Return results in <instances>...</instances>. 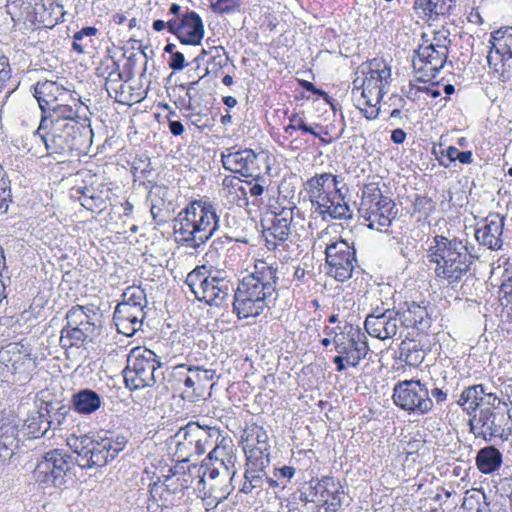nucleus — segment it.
I'll list each match as a JSON object with an SVG mask.
<instances>
[{
	"label": "nucleus",
	"instance_id": "obj_25",
	"mask_svg": "<svg viewBox=\"0 0 512 512\" xmlns=\"http://www.w3.org/2000/svg\"><path fill=\"white\" fill-rule=\"evenodd\" d=\"M341 181L337 175L332 173H321L316 174L309 178L304 186L308 194L321 193L325 195H337L341 201L345 200V195L342 191L343 187H340Z\"/></svg>",
	"mask_w": 512,
	"mask_h": 512
},
{
	"label": "nucleus",
	"instance_id": "obj_32",
	"mask_svg": "<svg viewBox=\"0 0 512 512\" xmlns=\"http://www.w3.org/2000/svg\"><path fill=\"white\" fill-rule=\"evenodd\" d=\"M476 466L483 474H492L503 463L502 453L493 445L481 448L475 457Z\"/></svg>",
	"mask_w": 512,
	"mask_h": 512
},
{
	"label": "nucleus",
	"instance_id": "obj_31",
	"mask_svg": "<svg viewBox=\"0 0 512 512\" xmlns=\"http://www.w3.org/2000/svg\"><path fill=\"white\" fill-rule=\"evenodd\" d=\"M191 430L195 432V422H190L181 427L175 434V438L178 439L175 450L178 461L187 462L192 456L196 455V444L194 439L190 438Z\"/></svg>",
	"mask_w": 512,
	"mask_h": 512
},
{
	"label": "nucleus",
	"instance_id": "obj_47",
	"mask_svg": "<svg viewBox=\"0 0 512 512\" xmlns=\"http://www.w3.org/2000/svg\"><path fill=\"white\" fill-rule=\"evenodd\" d=\"M170 472H172V475L166 476L163 483H160V485H163L168 495L183 494L184 490L189 487L188 479L185 475H183V478L178 477L173 479V477L176 476V472L172 469Z\"/></svg>",
	"mask_w": 512,
	"mask_h": 512
},
{
	"label": "nucleus",
	"instance_id": "obj_51",
	"mask_svg": "<svg viewBox=\"0 0 512 512\" xmlns=\"http://www.w3.org/2000/svg\"><path fill=\"white\" fill-rule=\"evenodd\" d=\"M416 3H419L424 11L436 15L450 14L455 7V4H445L444 0H417Z\"/></svg>",
	"mask_w": 512,
	"mask_h": 512
},
{
	"label": "nucleus",
	"instance_id": "obj_52",
	"mask_svg": "<svg viewBox=\"0 0 512 512\" xmlns=\"http://www.w3.org/2000/svg\"><path fill=\"white\" fill-rule=\"evenodd\" d=\"M113 319L117 327V331L128 337L134 336L137 331L141 330L143 325L142 322L134 324V321H130V319L120 315L114 314Z\"/></svg>",
	"mask_w": 512,
	"mask_h": 512
},
{
	"label": "nucleus",
	"instance_id": "obj_30",
	"mask_svg": "<svg viewBox=\"0 0 512 512\" xmlns=\"http://www.w3.org/2000/svg\"><path fill=\"white\" fill-rule=\"evenodd\" d=\"M405 305V310H397L401 324L405 327H416L418 329L428 326V312L425 305L416 302L408 303Z\"/></svg>",
	"mask_w": 512,
	"mask_h": 512
},
{
	"label": "nucleus",
	"instance_id": "obj_62",
	"mask_svg": "<svg viewBox=\"0 0 512 512\" xmlns=\"http://www.w3.org/2000/svg\"><path fill=\"white\" fill-rule=\"evenodd\" d=\"M231 490V486L227 483L221 487L216 484H212L209 488L208 498H212L213 500L210 501L208 504H212V502L215 501V505H217L218 503L227 498Z\"/></svg>",
	"mask_w": 512,
	"mask_h": 512
},
{
	"label": "nucleus",
	"instance_id": "obj_27",
	"mask_svg": "<svg viewBox=\"0 0 512 512\" xmlns=\"http://www.w3.org/2000/svg\"><path fill=\"white\" fill-rule=\"evenodd\" d=\"M70 403L73 410L83 416H90L104 406L103 397L90 388H82L74 392Z\"/></svg>",
	"mask_w": 512,
	"mask_h": 512
},
{
	"label": "nucleus",
	"instance_id": "obj_57",
	"mask_svg": "<svg viewBox=\"0 0 512 512\" xmlns=\"http://www.w3.org/2000/svg\"><path fill=\"white\" fill-rule=\"evenodd\" d=\"M328 477L329 476H324L319 480L312 479L308 483V490L312 494L311 495L312 503H316L317 505H319L320 502L323 501V497H324L323 495H324V490H325L324 487L326 486Z\"/></svg>",
	"mask_w": 512,
	"mask_h": 512
},
{
	"label": "nucleus",
	"instance_id": "obj_26",
	"mask_svg": "<svg viewBox=\"0 0 512 512\" xmlns=\"http://www.w3.org/2000/svg\"><path fill=\"white\" fill-rule=\"evenodd\" d=\"M96 75L105 78V88L110 96L123 90L124 80L119 63L112 56H105L96 67Z\"/></svg>",
	"mask_w": 512,
	"mask_h": 512
},
{
	"label": "nucleus",
	"instance_id": "obj_21",
	"mask_svg": "<svg viewBox=\"0 0 512 512\" xmlns=\"http://www.w3.org/2000/svg\"><path fill=\"white\" fill-rule=\"evenodd\" d=\"M34 97L42 115H47L58 102H66L71 98V93L57 82L46 80L34 85Z\"/></svg>",
	"mask_w": 512,
	"mask_h": 512
},
{
	"label": "nucleus",
	"instance_id": "obj_5",
	"mask_svg": "<svg viewBox=\"0 0 512 512\" xmlns=\"http://www.w3.org/2000/svg\"><path fill=\"white\" fill-rule=\"evenodd\" d=\"M92 133L88 123L81 126L71 122L60 124L41 119L34 136L45 145L49 156L62 162L72 156L74 151H83Z\"/></svg>",
	"mask_w": 512,
	"mask_h": 512
},
{
	"label": "nucleus",
	"instance_id": "obj_8",
	"mask_svg": "<svg viewBox=\"0 0 512 512\" xmlns=\"http://www.w3.org/2000/svg\"><path fill=\"white\" fill-rule=\"evenodd\" d=\"M366 75L361 80L362 91L357 99V108L368 120L378 117L380 107L377 106L388 91L391 80V69L382 59L374 58L369 62Z\"/></svg>",
	"mask_w": 512,
	"mask_h": 512
},
{
	"label": "nucleus",
	"instance_id": "obj_60",
	"mask_svg": "<svg viewBox=\"0 0 512 512\" xmlns=\"http://www.w3.org/2000/svg\"><path fill=\"white\" fill-rule=\"evenodd\" d=\"M309 200L311 202V206L313 208V212L318 214V216L321 214L322 210L327 208L329 203H331L333 197L335 195H325L321 193H315V194H308Z\"/></svg>",
	"mask_w": 512,
	"mask_h": 512
},
{
	"label": "nucleus",
	"instance_id": "obj_43",
	"mask_svg": "<svg viewBox=\"0 0 512 512\" xmlns=\"http://www.w3.org/2000/svg\"><path fill=\"white\" fill-rule=\"evenodd\" d=\"M230 57L223 46H210V59L205 69V75H218L221 69L228 65Z\"/></svg>",
	"mask_w": 512,
	"mask_h": 512
},
{
	"label": "nucleus",
	"instance_id": "obj_45",
	"mask_svg": "<svg viewBox=\"0 0 512 512\" xmlns=\"http://www.w3.org/2000/svg\"><path fill=\"white\" fill-rule=\"evenodd\" d=\"M270 462H264L261 466L252 463L251 461H246V471L244 478L249 480L250 483L257 487L259 490L262 489L265 483L266 472L265 469L269 467Z\"/></svg>",
	"mask_w": 512,
	"mask_h": 512
},
{
	"label": "nucleus",
	"instance_id": "obj_46",
	"mask_svg": "<svg viewBox=\"0 0 512 512\" xmlns=\"http://www.w3.org/2000/svg\"><path fill=\"white\" fill-rule=\"evenodd\" d=\"M145 308L139 305L129 306L127 303H119L115 308L114 314L126 317L130 321H134V324L143 323L146 317Z\"/></svg>",
	"mask_w": 512,
	"mask_h": 512
},
{
	"label": "nucleus",
	"instance_id": "obj_64",
	"mask_svg": "<svg viewBox=\"0 0 512 512\" xmlns=\"http://www.w3.org/2000/svg\"><path fill=\"white\" fill-rule=\"evenodd\" d=\"M404 360L405 362L413 367L419 366L424 358H425V352L423 350H407L404 351Z\"/></svg>",
	"mask_w": 512,
	"mask_h": 512
},
{
	"label": "nucleus",
	"instance_id": "obj_1",
	"mask_svg": "<svg viewBox=\"0 0 512 512\" xmlns=\"http://www.w3.org/2000/svg\"><path fill=\"white\" fill-rule=\"evenodd\" d=\"M278 263L267 259L255 261L253 271L239 282L234 292L233 312L239 319L258 317L278 298Z\"/></svg>",
	"mask_w": 512,
	"mask_h": 512
},
{
	"label": "nucleus",
	"instance_id": "obj_58",
	"mask_svg": "<svg viewBox=\"0 0 512 512\" xmlns=\"http://www.w3.org/2000/svg\"><path fill=\"white\" fill-rule=\"evenodd\" d=\"M242 0H217L211 4V9L216 14H229L239 10Z\"/></svg>",
	"mask_w": 512,
	"mask_h": 512
},
{
	"label": "nucleus",
	"instance_id": "obj_20",
	"mask_svg": "<svg viewBox=\"0 0 512 512\" xmlns=\"http://www.w3.org/2000/svg\"><path fill=\"white\" fill-rule=\"evenodd\" d=\"M234 292L231 281L226 277L220 276L219 271H215L211 273L208 281H206L200 301L205 302L209 306L223 307Z\"/></svg>",
	"mask_w": 512,
	"mask_h": 512
},
{
	"label": "nucleus",
	"instance_id": "obj_53",
	"mask_svg": "<svg viewBox=\"0 0 512 512\" xmlns=\"http://www.w3.org/2000/svg\"><path fill=\"white\" fill-rule=\"evenodd\" d=\"M10 192V180L0 165V214L5 213L8 209Z\"/></svg>",
	"mask_w": 512,
	"mask_h": 512
},
{
	"label": "nucleus",
	"instance_id": "obj_35",
	"mask_svg": "<svg viewBox=\"0 0 512 512\" xmlns=\"http://www.w3.org/2000/svg\"><path fill=\"white\" fill-rule=\"evenodd\" d=\"M294 208H283L280 213L274 216L272 224L267 230L268 235L279 243L285 242L290 236V223Z\"/></svg>",
	"mask_w": 512,
	"mask_h": 512
},
{
	"label": "nucleus",
	"instance_id": "obj_9",
	"mask_svg": "<svg viewBox=\"0 0 512 512\" xmlns=\"http://www.w3.org/2000/svg\"><path fill=\"white\" fill-rule=\"evenodd\" d=\"M361 194L358 212L368 222V227L377 231L387 229L398 212L395 202L383 195L378 183L374 182L365 184Z\"/></svg>",
	"mask_w": 512,
	"mask_h": 512
},
{
	"label": "nucleus",
	"instance_id": "obj_63",
	"mask_svg": "<svg viewBox=\"0 0 512 512\" xmlns=\"http://www.w3.org/2000/svg\"><path fill=\"white\" fill-rule=\"evenodd\" d=\"M98 32L97 28L93 26H87L76 32L73 36L72 49L78 54L84 53V47L81 44H77V41H81L84 37L94 36Z\"/></svg>",
	"mask_w": 512,
	"mask_h": 512
},
{
	"label": "nucleus",
	"instance_id": "obj_38",
	"mask_svg": "<svg viewBox=\"0 0 512 512\" xmlns=\"http://www.w3.org/2000/svg\"><path fill=\"white\" fill-rule=\"evenodd\" d=\"M497 413L491 407L480 408L479 413L474 414V421L484 428L489 438L502 436L503 428L501 424L496 422Z\"/></svg>",
	"mask_w": 512,
	"mask_h": 512
},
{
	"label": "nucleus",
	"instance_id": "obj_49",
	"mask_svg": "<svg viewBox=\"0 0 512 512\" xmlns=\"http://www.w3.org/2000/svg\"><path fill=\"white\" fill-rule=\"evenodd\" d=\"M209 114L210 108L205 106L204 109H199V111L184 114V117L188 122H190L191 125H194L200 131H203L212 125Z\"/></svg>",
	"mask_w": 512,
	"mask_h": 512
},
{
	"label": "nucleus",
	"instance_id": "obj_3",
	"mask_svg": "<svg viewBox=\"0 0 512 512\" xmlns=\"http://www.w3.org/2000/svg\"><path fill=\"white\" fill-rule=\"evenodd\" d=\"M74 454L77 465L84 470L102 468L112 462L122 452L128 438L110 431L71 434L66 439Z\"/></svg>",
	"mask_w": 512,
	"mask_h": 512
},
{
	"label": "nucleus",
	"instance_id": "obj_19",
	"mask_svg": "<svg viewBox=\"0 0 512 512\" xmlns=\"http://www.w3.org/2000/svg\"><path fill=\"white\" fill-rule=\"evenodd\" d=\"M87 107L84 104L71 95V98H68L66 102H58L53 108L48 112L47 115H41V119H46L53 123L67 124V122H71L72 124H77L84 126V123H88L90 125V119L86 115Z\"/></svg>",
	"mask_w": 512,
	"mask_h": 512
},
{
	"label": "nucleus",
	"instance_id": "obj_42",
	"mask_svg": "<svg viewBox=\"0 0 512 512\" xmlns=\"http://www.w3.org/2000/svg\"><path fill=\"white\" fill-rule=\"evenodd\" d=\"M45 413H47V418L49 420H54V424L51 428H61L64 424L66 417L70 415L72 405L67 406L60 402H44L41 404Z\"/></svg>",
	"mask_w": 512,
	"mask_h": 512
},
{
	"label": "nucleus",
	"instance_id": "obj_23",
	"mask_svg": "<svg viewBox=\"0 0 512 512\" xmlns=\"http://www.w3.org/2000/svg\"><path fill=\"white\" fill-rule=\"evenodd\" d=\"M235 451L236 448L231 437L221 434L206 458L209 462H218L219 466L225 470L222 476L225 482L235 473Z\"/></svg>",
	"mask_w": 512,
	"mask_h": 512
},
{
	"label": "nucleus",
	"instance_id": "obj_61",
	"mask_svg": "<svg viewBox=\"0 0 512 512\" xmlns=\"http://www.w3.org/2000/svg\"><path fill=\"white\" fill-rule=\"evenodd\" d=\"M231 243L232 238L228 236H222L214 239L210 245L209 251L206 253V257L213 258L214 255H220L228 250V246H230Z\"/></svg>",
	"mask_w": 512,
	"mask_h": 512
},
{
	"label": "nucleus",
	"instance_id": "obj_36",
	"mask_svg": "<svg viewBox=\"0 0 512 512\" xmlns=\"http://www.w3.org/2000/svg\"><path fill=\"white\" fill-rule=\"evenodd\" d=\"M485 388L482 384L469 386L463 390L458 399V404L468 415L475 414L485 399Z\"/></svg>",
	"mask_w": 512,
	"mask_h": 512
},
{
	"label": "nucleus",
	"instance_id": "obj_40",
	"mask_svg": "<svg viewBox=\"0 0 512 512\" xmlns=\"http://www.w3.org/2000/svg\"><path fill=\"white\" fill-rule=\"evenodd\" d=\"M211 271H208L206 266H197L188 273L185 283L191 289L197 300H201L204 292V285L208 281Z\"/></svg>",
	"mask_w": 512,
	"mask_h": 512
},
{
	"label": "nucleus",
	"instance_id": "obj_7",
	"mask_svg": "<svg viewBox=\"0 0 512 512\" xmlns=\"http://www.w3.org/2000/svg\"><path fill=\"white\" fill-rule=\"evenodd\" d=\"M216 371L214 369H204L199 365L179 364L169 372L167 388L180 394L185 401L192 403L206 399L210 396L214 386Z\"/></svg>",
	"mask_w": 512,
	"mask_h": 512
},
{
	"label": "nucleus",
	"instance_id": "obj_39",
	"mask_svg": "<svg viewBox=\"0 0 512 512\" xmlns=\"http://www.w3.org/2000/svg\"><path fill=\"white\" fill-rule=\"evenodd\" d=\"M17 429L12 424L0 426V459H10L17 447Z\"/></svg>",
	"mask_w": 512,
	"mask_h": 512
},
{
	"label": "nucleus",
	"instance_id": "obj_17",
	"mask_svg": "<svg viewBox=\"0 0 512 512\" xmlns=\"http://www.w3.org/2000/svg\"><path fill=\"white\" fill-rule=\"evenodd\" d=\"M171 34L175 35L183 45L198 46L204 35V23L200 15L194 10L186 8L180 19H172L170 23Z\"/></svg>",
	"mask_w": 512,
	"mask_h": 512
},
{
	"label": "nucleus",
	"instance_id": "obj_11",
	"mask_svg": "<svg viewBox=\"0 0 512 512\" xmlns=\"http://www.w3.org/2000/svg\"><path fill=\"white\" fill-rule=\"evenodd\" d=\"M77 465L76 460L63 449H53L38 461L33 475L37 482L47 486L63 485L66 475Z\"/></svg>",
	"mask_w": 512,
	"mask_h": 512
},
{
	"label": "nucleus",
	"instance_id": "obj_59",
	"mask_svg": "<svg viewBox=\"0 0 512 512\" xmlns=\"http://www.w3.org/2000/svg\"><path fill=\"white\" fill-rule=\"evenodd\" d=\"M81 205L92 212L98 210L102 211L106 208V201L104 198L93 192L89 197H80Z\"/></svg>",
	"mask_w": 512,
	"mask_h": 512
},
{
	"label": "nucleus",
	"instance_id": "obj_50",
	"mask_svg": "<svg viewBox=\"0 0 512 512\" xmlns=\"http://www.w3.org/2000/svg\"><path fill=\"white\" fill-rule=\"evenodd\" d=\"M88 312H93V310L86 306L76 305L68 310L66 313V325L67 327H79L83 321H86V318L90 315Z\"/></svg>",
	"mask_w": 512,
	"mask_h": 512
},
{
	"label": "nucleus",
	"instance_id": "obj_15",
	"mask_svg": "<svg viewBox=\"0 0 512 512\" xmlns=\"http://www.w3.org/2000/svg\"><path fill=\"white\" fill-rule=\"evenodd\" d=\"M415 52L418 62L414 61L413 66L421 74L415 81L425 83L443 69L449 50L448 44L431 43L427 46H419Z\"/></svg>",
	"mask_w": 512,
	"mask_h": 512
},
{
	"label": "nucleus",
	"instance_id": "obj_22",
	"mask_svg": "<svg viewBox=\"0 0 512 512\" xmlns=\"http://www.w3.org/2000/svg\"><path fill=\"white\" fill-rule=\"evenodd\" d=\"M504 225V217L498 213L489 214L485 218V224L475 230V238L479 245L485 246L490 250L501 249Z\"/></svg>",
	"mask_w": 512,
	"mask_h": 512
},
{
	"label": "nucleus",
	"instance_id": "obj_37",
	"mask_svg": "<svg viewBox=\"0 0 512 512\" xmlns=\"http://www.w3.org/2000/svg\"><path fill=\"white\" fill-rule=\"evenodd\" d=\"M90 332L87 329L81 330L79 327H67L64 326L60 333V346L68 349L73 346L80 347L84 346L87 342H92L95 337L89 335Z\"/></svg>",
	"mask_w": 512,
	"mask_h": 512
},
{
	"label": "nucleus",
	"instance_id": "obj_18",
	"mask_svg": "<svg viewBox=\"0 0 512 512\" xmlns=\"http://www.w3.org/2000/svg\"><path fill=\"white\" fill-rule=\"evenodd\" d=\"M235 147L222 153L221 162L226 170L244 177H256L260 174L258 155L252 149L233 151Z\"/></svg>",
	"mask_w": 512,
	"mask_h": 512
},
{
	"label": "nucleus",
	"instance_id": "obj_2",
	"mask_svg": "<svg viewBox=\"0 0 512 512\" xmlns=\"http://www.w3.org/2000/svg\"><path fill=\"white\" fill-rule=\"evenodd\" d=\"M427 252L429 261L436 265V277L450 285L458 283L470 270L473 260L480 257L479 248L468 240L444 235L434 236Z\"/></svg>",
	"mask_w": 512,
	"mask_h": 512
},
{
	"label": "nucleus",
	"instance_id": "obj_54",
	"mask_svg": "<svg viewBox=\"0 0 512 512\" xmlns=\"http://www.w3.org/2000/svg\"><path fill=\"white\" fill-rule=\"evenodd\" d=\"M413 208L416 213L429 216L436 209V203L426 195H415Z\"/></svg>",
	"mask_w": 512,
	"mask_h": 512
},
{
	"label": "nucleus",
	"instance_id": "obj_55",
	"mask_svg": "<svg viewBox=\"0 0 512 512\" xmlns=\"http://www.w3.org/2000/svg\"><path fill=\"white\" fill-rule=\"evenodd\" d=\"M149 493L150 499L155 502H161L159 504L160 506L167 508L170 505H173V501L169 498L170 495L166 493L163 485H160L159 482H153L149 485Z\"/></svg>",
	"mask_w": 512,
	"mask_h": 512
},
{
	"label": "nucleus",
	"instance_id": "obj_28",
	"mask_svg": "<svg viewBox=\"0 0 512 512\" xmlns=\"http://www.w3.org/2000/svg\"><path fill=\"white\" fill-rule=\"evenodd\" d=\"M54 424V420L47 418L42 405L34 411H31L24 420L23 429L31 438H39L44 436Z\"/></svg>",
	"mask_w": 512,
	"mask_h": 512
},
{
	"label": "nucleus",
	"instance_id": "obj_41",
	"mask_svg": "<svg viewBox=\"0 0 512 512\" xmlns=\"http://www.w3.org/2000/svg\"><path fill=\"white\" fill-rule=\"evenodd\" d=\"M322 220L328 221L332 220H343L352 218V211L349 205L343 200L338 199L337 196H334L331 203L322 210L319 215Z\"/></svg>",
	"mask_w": 512,
	"mask_h": 512
},
{
	"label": "nucleus",
	"instance_id": "obj_10",
	"mask_svg": "<svg viewBox=\"0 0 512 512\" xmlns=\"http://www.w3.org/2000/svg\"><path fill=\"white\" fill-rule=\"evenodd\" d=\"M162 363L154 351L144 348H133L127 359V366L124 370V381L130 390H137L152 387L158 378L163 377L159 371Z\"/></svg>",
	"mask_w": 512,
	"mask_h": 512
},
{
	"label": "nucleus",
	"instance_id": "obj_12",
	"mask_svg": "<svg viewBox=\"0 0 512 512\" xmlns=\"http://www.w3.org/2000/svg\"><path fill=\"white\" fill-rule=\"evenodd\" d=\"M395 405L409 414L423 415L433 409L429 396V383L420 380H404L395 384L393 389Z\"/></svg>",
	"mask_w": 512,
	"mask_h": 512
},
{
	"label": "nucleus",
	"instance_id": "obj_48",
	"mask_svg": "<svg viewBox=\"0 0 512 512\" xmlns=\"http://www.w3.org/2000/svg\"><path fill=\"white\" fill-rule=\"evenodd\" d=\"M120 303H127L129 306H147V298L145 291L137 286H130L125 289L122 294V301Z\"/></svg>",
	"mask_w": 512,
	"mask_h": 512
},
{
	"label": "nucleus",
	"instance_id": "obj_24",
	"mask_svg": "<svg viewBox=\"0 0 512 512\" xmlns=\"http://www.w3.org/2000/svg\"><path fill=\"white\" fill-rule=\"evenodd\" d=\"M401 323L398 312L384 313L380 319L366 317L364 326L367 333L380 340L392 339L397 335Z\"/></svg>",
	"mask_w": 512,
	"mask_h": 512
},
{
	"label": "nucleus",
	"instance_id": "obj_4",
	"mask_svg": "<svg viewBox=\"0 0 512 512\" xmlns=\"http://www.w3.org/2000/svg\"><path fill=\"white\" fill-rule=\"evenodd\" d=\"M219 228L216 208L209 202H190L174 219V233L181 245L199 249Z\"/></svg>",
	"mask_w": 512,
	"mask_h": 512
},
{
	"label": "nucleus",
	"instance_id": "obj_29",
	"mask_svg": "<svg viewBox=\"0 0 512 512\" xmlns=\"http://www.w3.org/2000/svg\"><path fill=\"white\" fill-rule=\"evenodd\" d=\"M222 431L218 427L201 426L195 422V432L190 433V438L196 444V455H203L209 448H213Z\"/></svg>",
	"mask_w": 512,
	"mask_h": 512
},
{
	"label": "nucleus",
	"instance_id": "obj_33",
	"mask_svg": "<svg viewBox=\"0 0 512 512\" xmlns=\"http://www.w3.org/2000/svg\"><path fill=\"white\" fill-rule=\"evenodd\" d=\"M489 67L499 74V80L507 82L512 77V49L505 51L490 50L487 56Z\"/></svg>",
	"mask_w": 512,
	"mask_h": 512
},
{
	"label": "nucleus",
	"instance_id": "obj_6",
	"mask_svg": "<svg viewBox=\"0 0 512 512\" xmlns=\"http://www.w3.org/2000/svg\"><path fill=\"white\" fill-rule=\"evenodd\" d=\"M7 13L23 32L53 28L64 17L63 6L57 0H12L6 4Z\"/></svg>",
	"mask_w": 512,
	"mask_h": 512
},
{
	"label": "nucleus",
	"instance_id": "obj_13",
	"mask_svg": "<svg viewBox=\"0 0 512 512\" xmlns=\"http://www.w3.org/2000/svg\"><path fill=\"white\" fill-rule=\"evenodd\" d=\"M340 332H335L333 343L338 354L346 355L347 365L356 367L368 353L367 337L360 327L346 323Z\"/></svg>",
	"mask_w": 512,
	"mask_h": 512
},
{
	"label": "nucleus",
	"instance_id": "obj_44",
	"mask_svg": "<svg viewBox=\"0 0 512 512\" xmlns=\"http://www.w3.org/2000/svg\"><path fill=\"white\" fill-rule=\"evenodd\" d=\"M289 122H290L289 125H287L285 127V132L286 133H289L291 135L292 131L300 130L304 134H312L313 136L319 138L320 141L322 143H324V144L328 143V141L326 139L321 137L319 132L313 131V126L312 125H308L306 123V121H305V119H304L302 114H300V113H293L289 117Z\"/></svg>",
	"mask_w": 512,
	"mask_h": 512
},
{
	"label": "nucleus",
	"instance_id": "obj_56",
	"mask_svg": "<svg viewBox=\"0 0 512 512\" xmlns=\"http://www.w3.org/2000/svg\"><path fill=\"white\" fill-rule=\"evenodd\" d=\"M131 168L134 175L140 174L141 177H146L153 170L150 158L146 154L136 155Z\"/></svg>",
	"mask_w": 512,
	"mask_h": 512
},
{
	"label": "nucleus",
	"instance_id": "obj_14",
	"mask_svg": "<svg viewBox=\"0 0 512 512\" xmlns=\"http://www.w3.org/2000/svg\"><path fill=\"white\" fill-rule=\"evenodd\" d=\"M328 274L338 282H345L352 277L357 266L356 250L346 241L340 240L326 247Z\"/></svg>",
	"mask_w": 512,
	"mask_h": 512
},
{
	"label": "nucleus",
	"instance_id": "obj_16",
	"mask_svg": "<svg viewBox=\"0 0 512 512\" xmlns=\"http://www.w3.org/2000/svg\"><path fill=\"white\" fill-rule=\"evenodd\" d=\"M246 461L256 465L270 462L271 446L267 431L260 425H247L241 436Z\"/></svg>",
	"mask_w": 512,
	"mask_h": 512
},
{
	"label": "nucleus",
	"instance_id": "obj_34",
	"mask_svg": "<svg viewBox=\"0 0 512 512\" xmlns=\"http://www.w3.org/2000/svg\"><path fill=\"white\" fill-rule=\"evenodd\" d=\"M323 501L319 505L325 506L326 512H337L343 505L344 488L334 477L329 476L324 487Z\"/></svg>",
	"mask_w": 512,
	"mask_h": 512
}]
</instances>
